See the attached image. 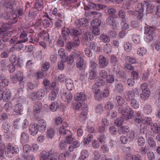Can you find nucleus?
Returning <instances> with one entry per match:
<instances>
[{
	"label": "nucleus",
	"mask_w": 160,
	"mask_h": 160,
	"mask_svg": "<svg viewBox=\"0 0 160 160\" xmlns=\"http://www.w3.org/2000/svg\"><path fill=\"white\" fill-rule=\"evenodd\" d=\"M144 39L147 42H151L153 39L154 28L152 27H144Z\"/></svg>",
	"instance_id": "f257e3e1"
},
{
	"label": "nucleus",
	"mask_w": 160,
	"mask_h": 160,
	"mask_svg": "<svg viewBox=\"0 0 160 160\" xmlns=\"http://www.w3.org/2000/svg\"><path fill=\"white\" fill-rule=\"evenodd\" d=\"M45 95L44 89L41 88L38 90L36 93H31L30 95V97L33 100H35L36 99L41 100L44 97Z\"/></svg>",
	"instance_id": "f03ea898"
},
{
	"label": "nucleus",
	"mask_w": 160,
	"mask_h": 160,
	"mask_svg": "<svg viewBox=\"0 0 160 160\" xmlns=\"http://www.w3.org/2000/svg\"><path fill=\"white\" fill-rule=\"evenodd\" d=\"M118 111L122 113L123 116L126 119H129L133 118L134 117L133 112L131 108L125 109L123 110L121 108L118 109Z\"/></svg>",
	"instance_id": "7ed1b4c3"
},
{
	"label": "nucleus",
	"mask_w": 160,
	"mask_h": 160,
	"mask_svg": "<svg viewBox=\"0 0 160 160\" xmlns=\"http://www.w3.org/2000/svg\"><path fill=\"white\" fill-rule=\"evenodd\" d=\"M141 89L142 90V93L140 94V98L143 100H145L148 98L150 94V91L148 88L146 83L142 84L141 86Z\"/></svg>",
	"instance_id": "20e7f679"
},
{
	"label": "nucleus",
	"mask_w": 160,
	"mask_h": 160,
	"mask_svg": "<svg viewBox=\"0 0 160 160\" xmlns=\"http://www.w3.org/2000/svg\"><path fill=\"white\" fill-rule=\"evenodd\" d=\"M1 16L5 20L10 19L12 23L16 22L18 19L17 15L15 13L12 14L11 16L10 14L7 12H5L4 13H2Z\"/></svg>",
	"instance_id": "39448f33"
},
{
	"label": "nucleus",
	"mask_w": 160,
	"mask_h": 160,
	"mask_svg": "<svg viewBox=\"0 0 160 160\" xmlns=\"http://www.w3.org/2000/svg\"><path fill=\"white\" fill-rule=\"evenodd\" d=\"M52 156L58 157V156L57 153H54L51 150L48 152L43 151L42 152L41 160H48V158H50Z\"/></svg>",
	"instance_id": "423d86ee"
},
{
	"label": "nucleus",
	"mask_w": 160,
	"mask_h": 160,
	"mask_svg": "<svg viewBox=\"0 0 160 160\" xmlns=\"http://www.w3.org/2000/svg\"><path fill=\"white\" fill-rule=\"evenodd\" d=\"M4 6L6 7L7 10L9 12L13 11V6L14 4L15 0H5Z\"/></svg>",
	"instance_id": "0eeeda50"
},
{
	"label": "nucleus",
	"mask_w": 160,
	"mask_h": 160,
	"mask_svg": "<svg viewBox=\"0 0 160 160\" xmlns=\"http://www.w3.org/2000/svg\"><path fill=\"white\" fill-rule=\"evenodd\" d=\"M106 22L110 25L113 29L117 28L118 23L117 21L113 17H109L107 19Z\"/></svg>",
	"instance_id": "6e6552de"
},
{
	"label": "nucleus",
	"mask_w": 160,
	"mask_h": 160,
	"mask_svg": "<svg viewBox=\"0 0 160 160\" xmlns=\"http://www.w3.org/2000/svg\"><path fill=\"white\" fill-rule=\"evenodd\" d=\"M38 131H44L46 127V123L45 120H39L38 123L35 124Z\"/></svg>",
	"instance_id": "1a4fd4ad"
},
{
	"label": "nucleus",
	"mask_w": 160,
	"mask_h": 160,
	"mask_svg": "<svg viewBox=\"0 0 160 160\" xmlns=\"http://www.w3.org/2000/svg\"><path fill=\"white\" fill-rule=\"evenodd\" d=\"M75 24L78 27L81 26L86 27L88 26V22L87 19L84 18L78 20L75 22Z\"/></svg>",
	"instance_id": "9d476101"
},
{
	"label": "nucleus",
	"mask_w": 160,
	"mask_h": 160,
	"mask_svg": "<svg viewBox=\"0 0 160 160\" xmlns=\"http://www.w3.org/2000/svg\"><path fill=\"white\" fill-rule=\"evenodd\" d=\"M34 114L35 116L37 118H38L42 109L41 105L38 102L36 103L34 106Z\"/></svg>",
	"instance_id": "9b49d317"
},
{
	"label": "nucleus",
	"mask_w": 160,
	"mask_h": 160,
	"mask_svg": "<svg viewBox=\"0 0 160 160\" xmlns=\"http://www.w3.org/2000/svg\"><path fill=\"white\" fill-rule=\"evenodd\" d=\"M99 67L101 68H105L108 64V62L102 55L100 56L99 58Z\"/></svg>",
	"instance_id": "f8f14e48"
},
{
	"label": "nucleus",
	"mask_w": 160,
	"mask_h": 160,
	"mask_svg": "<svg viewBox=\"0 0 160 160\" xmlns=\"http://www.w3.org/2000/svg\"><path fill=\"white\" fill-rule=\"evenodd\" d=\"M136 11L138 12L139 16L138 18L141 19L143 16V14L142 12L143 11V7L142 6L141 3H139L135 7Z\"/></svg>",
	"instance_id": "ddd939ff"
},
{
	"label": "nucleus",
	"mask_w": 160,
	"mask_h": 160,
	"mask_svg": "<svg viewBox=\"0 0 160 160\" xmlns=\"http://www.w3.org/2000/svg\"><path fill=\"white\" fill-rule=\"evenodd\" d=\"M86 98L85 95L83 92L77 93L74 97L75 100L78 101L85 100L86 99Z\"/></svg>",
	"instance_id": "4468645a"
},
{
	"label": "nucleus",
	"mask_w": 160,
	"mask_h": 160,
	"mask_svg": "<svg viewBox=\"0 0 160 160\" xmlns=\"http://www.w3.org/2000/svg\"><path fill=\"white\" fill-rule=\"evenodd\" d=\"M151 129L153 132L158 133L160 132V125L154 123L151 125Z\"/></svg>",
	"instance_id": "2eb2a0df"
},
{
	"label": "nucleus",
	"mask_w": 160,
	"mask_h": 160,
	"mask_svg": "<svg viewBox=\"0 0 160 160\" xmlns=\"http://www.w3.org/2000/svg\"><path fill=\"white\" fill-rule=\"evenodd\" d=\"M68 39L67 37L63 35L60 36L57 41V45L59 47H62L64 45V42Z\"/></svg>",
	"instance_id": "dca6fc26"
},
{
	"label": "nucleus",
	"mask_w": 160,
	"mask_h": 160,
	"mask_svg": "<svg viewBox=\"0 0 160 160\" xmlns=\"http://www.w3.org/2000/svg\"><path fill=\"white\" fill-rule=\"evenodd\" d=\"M29 131L30 134L32 135H35L37 133L38 131L35 124L30 126Z\"/></svg>",
	"instance_id": "f3484780"
},
{
	"label": "nucleus",
	"mask_w": 160,
	"mask_h": 160,
	"mask_svg": "<svg viewBox=\"0 0 160 160\" xmlns=\"http://www.w3.org/2000/svg\"><path fill=\"white\" fill-rule=\"evenodd\" d=\"M6 153L8 157H11L14 153L13 148L10 145H8L7 147Z\"/></svg>",
	"instance_id": "a211bd4d"
},
{
	"label": "nucleus",
	"mask_w": 160,
	"mask_h": 160,
	"mask_svg": "<svg viewBox=\"0 0 160 160\" xmlns=\"http://www.w3.org/2000/svg\"><path fill=\"white\" fill-rule=\"evenodd\" d=\"M66 85L68 90H71L74 87L72 81L70 79H66Z\"/></svg>",
	"instance_id": "6ab92c4d"
},
{
	"label": "nucleus",
	"mask_w": 160,
	"mask_h": 160,
	"mask_svg": "<svg viewBox=\"0 0 160 160\" xmlns=\"http://www.w3.org/2000/svg\"><path fill=\"white\" fill-rule=\"evenodd\" d=\"M28 40V38H26L22 41H18L17 38H12L10 41V43L11 44H16L19 43L24 42Z\"/></svg>",
	"instance_id": "aec40b11"
},
{
	"label": "nucleus",
	"mask_w": 160,
	"mask_h": 160,
	"mask_svg": "<svg viewBox=\"0 0 160 160\" xmlns=\"http://www.w3.org/2000/svg\"><path fill=\"white\" fill-rule=\"evenodd\" d=\"M83 59L82 58H78L76 60V66L79 69H82L84 65Z\"/></svg>",
	"instance_id": "412c9836"
},
{
	"label": "nucleus",
	"mask_w": 160,
	"mask_h": 160,
	"mask_svg": "<svg viewBox=\"0 0 160 160\" xmlns=\"http://www.w3.org/2000/svg\"><path fill=\"white\" fill-rule=\"evenodd\" d=\"M59 132L61 135H70L72 134L71 132L68 130H66L64 128L60 127L59 130Z\"/></svg>",
	"instance_id": "4be33fe9"
},
{
	"label": "nucleus",
	"mask_w": 160,
	"mask_h": 160,
	"mask_svg": "<svg viewBox=\"0 0 160 160\" xmlns=\"http://www.w3.org/2000/svg\"><path fill=\"white\" fill-rule=\"evenodd\" d=\"M63 95L62 96V98H65L67 100L68 103H69L72 99V96L71 93L67 92H64Z\"/></svg>",
	"instance_id": "5701e85b"
},
{
	"label": "nucleus",
	"mask_w": 160,
	"mask_h": 160,
	"mask_svg": "<svg viewBox=\"0 0 160 160\" xmlns=\"http://www.w3.org/2000/svg\"><path fill=\"white\" fill-rule=\"evenodd\" d=\"M101 21L98 19H95L91 22V25L93 27L98 28L101 25Z\"/></svg>",
	"instance_id": "b1692460"
},
{
	"label": "nucleus",
	"mask_w": 160,
	"mask_h": 160,
	"mask_svg": "<svg viewBox=\"0 0 160 160\" xmlns=\"http://www.w3.org/2000/svg\"><path fill=\"white\" fill-rule=\"evenodd\" d=\"M3 99L7 101L11 97V92L9 90H7L3 92Z\"/></svg>",
	"instance_id": "393cba45"
},
{
	"label": "nucleus",
	"mask_w": 160,
	"mask_h": 160,
	"mask_svg": "<svg viewBox=\"0 0 160 160\" xmlns=\"http://www.w3.org/2000/svg\"><path fill=\"white\" fill-rule=\"evenodd\" d=\"M13 109L15 112L19 113L22 110L23 107L22 105L18 104L14 107Z\"/></svg>",
	"instance_id": "a878e982"
},
{
	"label": "nucleus",
	"mask_w": 160,
	"mask_h": 160,
	"mask_svg": "<svg viewBox=\"0 0 160 160\" xmlns=\"http://www.w3.org/2000/svg\"><path fill=\"white\" fill-rule=\"evenodd\" d=\"M147 52V50L144 48H140L137 50V54L140 56H145Z\"/></svg>",
	"instance_id": "bb28decb"
},
{
	"label": "nucleus",
	"mask_w": 160,
	"mask_h": 160,
	"mask_svg": "<svg viewBox=\"0 0 160 160\" xmlns=\"http://www.w3.org/2000/svg\"><path fill=\"white\" fill-rule=\"evenodd\" d=\"M21 139L23 142H28L29 139L28 135L25 132H22L21 136Z\"/></svg>",
	"instance_id": "cd10ccee"
},
{
	"label": "nucleus",
	"mask_w": 160,
	"mask_h": 160,
	"mask_svg": "<svg viewBox=\"0 0 160 160\" xmlns=\"http://www.w3.org/2000/svg\"><path fill=\"white\" fill-rule=\"evenodd\" d=\"M118 131L119 133L121 134H124L128 132L129 131V129L127 126H123L120 128Z\"/></svg>",
	"instance_id": "c85d7f7f"
},
{
	"label": "nucleus",
	"mask_w": 160,
	"mask_h": 160,
	"mask_svg": "<svg viewBox=\"0 0 160 160\" xmlns=\"http://www.w3.org/2000/svg\"><path fill=\"white\" fill-rule=\"evenodd\" d=\"M58 106L59 105H58V103L56 102H54L52 103L49 108L52 111L55 112L56 111Z\"/></svg>",
	"instance_id": "c756f323"
},
{
	"label": "nucleus",
	"mask_w": 160,
	"mask_h": 160,
	"mask_svg": "<svg viewBox=\"0 0 160 160\" xmlns=\"http://www.w3.org/2000/svg\"><path fill=\"white\" fill-rule=\"evenodd\" d=\"M88 75L89 79H94L97 75V73L95 70H91Z\"/></svg>",
	"instance_id": "7c9ffc66"
},
{
	"label": "nucleus",
	"mask_w": 160,
	"mask_h": 160,
	"mask_svg": "<svg viewBox=\"0 0 160 160\" xmlns=\"http://www.w3.org/2000/svg\"><path fill=\"white\" fill-rule=\"evenodd\" d=\"M71 34H72L74 36H79L82 34V31L80 29H72Z\"/></svg>",
	"instance_id": "2f4dec72"
},
{
	"label": "nucleus",
	"mask_w": 160,
	"mask_h": 160,
	"mask_svg": "<svg viewBox=\"0 0 160 160\" xmlns=\"http://www.w3.org/2000/svg\"><path fill=\"white\" fill-rule=\"evenodd\" d=\"M55 131L52 128H50L47 130L48 137L50 138H52L55 135Z\"/></svg>",
	"instance_id": "473e14b6"
},
{
	"label": "nucleus",
	"mask_w": 160,
	"mask_h": 160,
	"mask_svg": "<svg viewBox=\"0 0 160 160\" xmlns=\"http://www.w3.org/2000/svg\"><path fill=\"white\" fill-rule=\"evenodd\" d=\"M130 105L132 107L134 108H137L139 107V104L135 99L131 100Z\"/></svg>",
	"instance_id": "72a5a7b5"
},
{
	"label": "nucleus",
	"mask_w": 160,
	"mask_h": 160,
	"mask_svg": "<svg viewBox=\"0 0 160 160\" xmlns=\"http://www.w3.org/2000/svg\"><path fill=\"white\" fill-rule=\"evenodd\" d=\"M62 35L66 37L70 33H71V30L70 31L69 29L68 28L64 27L62 28Z\"/></svg>",
	"instance_id": "f704fd0d"
},
{
	"label": "nucleus",
	"mask_w": 160,
	"mask_h": 160,
	"mask_svg": "<svg viewBox=\"0 0 160 160\" xmlns=\"http://www.w3.org/2000/svg\"><path fill=\"white\" fill-rule=\"evenodd\" d=\"M95 96L97 100H100L102 97L100 89L98 88L97 90H94Z\"/></svg>",
	"instance_id": "c9c22d12"
},
{
	"label": "nucleus",
	"mask_w": 160,
	"mask_h": 160,
	"mask_svg": "<svg viewBox=\"0 0 160 160\" xmlns=\"http://www.w3.org/2000/svg\"><path fill=\"white\" fill-rule=\"evenodd\" d=\"M103 50L106 53H110L111 52V46L110 44H107L104 46Z\"/></svg>",
	"instance_id": "e433bc0d"
},
{
	"label": "nucleus",
	"mask_w": 160,
	"mask_h": 160,
	"mask_svg": "<svg viewBox=\"0 0 160 160\" xmlns=\"http://www.w3.org/2000/svg\"><path fill=\"white\" fill-rule=\"evenodd\" d=\"M71 56H72L74 59H77L81 58L80 52L78 51L73 52Z\"/></svg>",
	"instance_id": "4c0bfd02"
},
{
	"label": "nucleus",
	"mask_w": 160,
	"mask_h": 160,
	"mask_svg": "<svg viewBox=\"0 0 160 160\" xmlns=\"http://www.w3.org/2000/svg\"><path fill=\"white\" fill-rule=\"evenodd\" d=\"M123 118L122 117H119L115 120L114 123L115 124L118 126L122 125L123 122Z\"/></svg>",
	"instance_id": "58836bf2"
},
{
	"label": "nucleus",
	"mask_w": 160,
	"mask_h": 160,
	"mask_svg": "<svg viewBox=\"0 0 160 160\" xmlns=\"http://www.w3.org/2000/svg\"><path fill=\"white\" fill-rule=\"evenodd\" d=\"M88 154L87 150L83 149L81 152V158L82 159H84L88 157Z\"/></svg>",
	"instance_id": "ea45409f"
},
{
	"label": "nucleus",
	"mask_w": 160,
	"mask_h": 160,
	"mask_svg": "<svg viewBox=\"0 0 160 160\" xmlns=\"http://www.w3.org/2000/svg\"><path fill=\"white\" fill-rule=\"evenodd\" d=\"M148 143L150 147H153L156 146V142L152 138L150 137L148 139Z\"/></svg>",
	"instance_id": "a19ab883"
},
{
	"label": "nucleus",
	"mask_w": 160,
	"mask_h": 160,
	"mask_svg": "<svg viewBox=\"0 0 160 160\" xmlns=\"http://www.w3.org/2000/svg\"><path fill=\"white\" fill-rule=\"evenodd\" d=\"M101 38L105 43H107L110 41L109 37L105 34H102L100 36Z\"/></svg>",
	"instance_id": "79ce46f5"
},
{
	"label": "nucleus",
	"mask_w": 160,
	"mask_h": 160,
	"mask_svg": "<svg viewBox=\"0 0 160 160\" xmlns=\"http://www.w3.org/2000/svg\"><path fill=\"white\" fill-rule=\"evenodd\" d=\"M124 50L127 52H129L131 50L132 46L131 44L129 43H127L124 44Z\"/></svg>",
	"instance_id": "37998d69"
},
{
	"label": "nucleus",
	"mask_w": 160,
	"mask_h": 160,
	"mask_svg": "<svg viewBox=\"0 0 160 160\" xmlns=\"http://www.w3.org/2000/svg\"><path fill=\"white\" fill-rule=\"evenodd\" d=\"M85 107V109H83V110L84 111H83L81 114V117L82 118H85L87 115V105L86 104H84L83 105Z\"/></svg>",
	"instance_id": "c03bdc74"
},
{
	"label": "nucleus",
	"mask_w": 160,
	"mask_h": 160,
	"mask_svg": "<svg viewBox=\"0 0 160 160\" xmlns=\"http://www.w3.org/2000/svg\"><path fill=\"white\" fill-rule=\"evenodd\" d=\"M72 42L75 47L78 46L80 43V41L79 38L77 37L74 38L73 41Z\"/></svg>",
	"instance_id": "a18cd8bd"
},
{
	"label": "nucleus",
	"mask_w": 160,
	"mask_h": 160,
	"mask_svg": "<svg viewBox=\"0 0 160 160\" xmlns=\"http://www.w3.org/2000/svg\"><path fill=\"white\" fill-rule=\"evenodd\" d=\"M50 67V63L48 62H46L42 65V69L43 71L48 70Z\"/></svg>",
	"instance_id": "49530a36"
},
{
	"label": "nucleus",
	"mask_w": 160,
	"mask_h": 160,
	"mask_svg": "<svg viewBox=\"0 0 160 160\" xmlns=\"http://www.w3.org/2000/svg\"><path fill=\"white\" fill-rule=\"evenodd\" d=\"M116 99L117 101L118 105L120 106L122 105L125 102V100L120 96H117Z\"/></svg>",
	"instance_id": "de8ad7c7"
},
{
	"label": "nucleus",
	"mask_w": 160,
	"mask_h": 160,
	"mask_svg": "<svg viewBox=\"0 0 160 160\" xmlns=\"http://www.w3.org/2000/svg\"><path fill=\"white\" fill-rule=\"evenodd\" d=\"M47 17L49 20L44 19V21L42 22L43 25L45 28H48L51 25V23L50 22L51 19L48 17Z\"/></svg>",
	"instance_id": "09e8293b"
},
{
	"label": "nucleus",
	"mask_w": 160,
	"mask_h": 160,
	"mask_svg": "<svg viewBox=\"0 0 160 160\" xmlns=\"http://www.w3.org/2000/svg\"><path fill=\"white\" fill-rule=\"evenodd\" d=\"M135 136L134 132L133 131H130L128 132L127 136L129 141H132L134 138Z\"/></svg>",
	"instance_id": "8fccbe9b"
},
{
	"label": "nucleus",
	"mask_w": 160,
	"mask_h": 160,
	"mask_svg": "<svg viewBox=\"0 0 160 160\" xmlns=\"http://www.w3.org/2000/svg\"><path fill=\"white\" fill-rule=\"evenodd\" d=\"M62 21L60 19H58L55 22V27L57 28H60L62 27Z\"/></svg>",
	"instance_id": "3c124183"
},
{
	"label": "nucleus",
	"mask_w": 160,
	"mask_h": 160,
	"mask_svg": "<svg viewBox=\"0 0 160 160\" xmlns=\"http://www.w3.org/2000/svg\"><path fill=\"white\" fill-rule=\"evenodd\" d=\"M91 33L90 32H85L84 35V38L87 41H90L91 40Z\"/></svg>",
	"instance_id": "603ef678"
},
{
	"label": "nucleus",
	"mask_w": 160,
	"mask_h": 160,
	"mask_svg": "<svg viewBox=\"0 0 160 160\" xmlns=\"http://www.w3.org/2000/svg\"><path fill=\"white\" fill-rule=\"evenodd\" d=\"M72 105L74 108L77 110H80L82 106V104L81 102H74Z\"/></svg>",
	"instance_id": "864d4df0"
},
{
	"label": "nucleus",
	"mask_w": 160,
	"mask_h": 160,
	"mask_svg": "<svg viewBox=\"0 0 160 160\" xmlns=\"http://www.w3.org/2000/svg\"><path fill=\"white\" fill-rule=\"evenodd\" d=\"M106 78V80L109 83H112L114 81V78L113 75H109Z\"/></svg>",
	"instance_id": "5fc2aeb1"
},
{
	"label": "nucleus",
	"mask_w": 160,
	"mask_h": 160,
	"mask_svg": "<svg viewBox=\"0 0 160 160\" xmlns=\"http://www.w3.org/2000/svg\"><path fill=\"white\" fill-rule=\"evenodd\" d=\"M28 125V122L27 119L22 121L20 123V126L23 128H26Z\"/></svg>",
	"instance_id": "6e6d98bb"
},
{
	"label": "nucleus",
	"mask_w": 160,
	"mask_h": 160,
	"mask_svg": "<svg viewBox=\"0 0 160 160\" xmlns=\"http://www.w3.org/2000/svg\"><path fill=\"white\" fill-rule=\"evenodd\" d=\"M127 98L131 100L134 99L135 94L132 91H129L127 94Z\"/></svg>",
	"instance_id": "4d7b16f0"
},
{
	"label": "nucleus",
	"mask_w": 160,
	"mask_h": 160,
	"mask_svg": "<svg viewBox=\"0 0 160 160\" xmlns=\"http://www.w3.org/2000/svg\"><path fill=\"white\" fill-rule=\"evenodd\" d=\"M58 54L62 58H63L66 56L65 50L62 48H61L59 49L58 52Z\"/></svg>",
	"instance_id": "13d9d810"
},
{
	"label": "nucleus",
	"mask_w": 160,
	"mask_h": 160,
	"mask_svg": "<svg viewBox=\"0 0 160 160\" xmlns=\"http://www.w3.org/2000/svg\"><path fill=\"white\" fill-rule=\"evenodd\" d=\"M31 147L29 145H25L23 147L24 153H27L30 151Z\"/></svg>",
	"instance_id": "bf43d9fd"
},
{
	"label": "nucleus",
	"mask_w": 160,
	"mask_h": 160,
	"mask_svg": "<svg viewBox=\"0 0 160 160\" xmlns=\"http://www.w3.org/2000/svg\"><path fill=\"white\" fill-rule=\"evenodd\" d=\"M2 80L0 84V85L1 87H4L8 85V80L5 79L4 78Z\"/></svg>",
	"instance_id": "052dcab7"
},
{
	"label": "nucleus",
	"mask_w": 160,
	"mask_h": 160,
	"mask_svg": "<svg viewBox=\"0 0 160 160\" xmlns=\"http://www.w3.org/2000/svg\"><path fill=\"white\" fill-rule=\"evenodd\" d=\"M56 98V93L54 91L51 92L49 99L51 100H53Z\"/></svg>",
	"instance_id": "680f3d73"
},
{
	"label": "nucleus",
	"mask_w": 160,
	"mask_h": 160,
	"mask_svg": "<svg viewBox=\"0 0 160 160\" xmlns=\"http://www.w3.org/2000/svg\"><path fill=\"white\" fill-rule=\"evenodd\" d=\"M99 75L101 77L105 78L107 76V72L104 70H102L99 72Z\"/></svg>",
	"instance_id": "e2e57ef3"
},
{
	"label": "nucleus",
	"mask_w": 160,
	"mask_h": 160,
	"mask_svg": "<svg viewBox=\"0 0 160 160\" xmlns=\"http://www.w3.org/2000/svg\"><path fill=\"white\" fill-rule=\"evenodd\" d=\"M108 13L110 15H114L116 12V10L114 8H108Z\"/></svg>",
	"instance_id": "0e129e2a"
},
{
	"label": "nucleus",
	"mask_w": 160,
	"mask_h": 160,
	"mask_svg": "<svg viewBox=\"0 0 160 160\" xmlns=\"http://www.w3.org/2000/svg\"><path fill=\"white\" fill-rule=\"evenodd\" d=\"M118 15L120 18L122 19H123L125 17L126 14L125 12L123 10H120L118 12Z\"/></svg>",
	"instance_id": "69168bd1"
},
{
	"label": "nucleus",
	"mask_w": 160,
	"mask_h": 160,
	"mask_svg": "<svg viewBox=\"0 0 160 160\" xmlns=\"http://www.w3.org/2000/svg\"><path fill=\"white\" fill-rule=\"evenodd\" d=\"M120 140L123 144H126L129 141L127 138L124 136H122L120 137Z\"/></svg>",
	"instance_id": "338daca9"
},
{
	"label": "nucleus",
	"mask_w": 160,
	"mask_h": 160,
	"mask_svg": "<svg viewBox=\"0 0 160 160\" xmlns=\"http://www.w3.org/2000/svg\"><path fill=\"white\" fill-rule=\"evenodd\" d=\"M67 60V63L69 64H72L74 62V59L71 55L68 57Z\"/></svg>",
	"instance_id": "774afa93"
}]
</instances>
